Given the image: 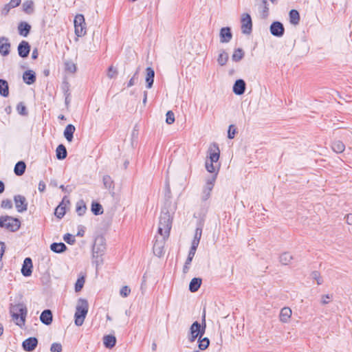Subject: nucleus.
<instances>
[{
  "mask_svg": "<svg viewBox=\"0 0 352 352\" xmlns=\"http://www.w3.org/2000/svg\"><path fill=\"white\" fill-rule=\"evenodd\" d=\"M199 241H197V240L193 239L192 241V244H191L190 248L195 249V250H197V247L199 245Z\"/></svg>",
  "mask_w": 352,
  "mask_h": 352,
  "instance_id": "63",
  "label": "nucleus"
},
{
  "mask_svg": "<svg viewBox=\"0 0 352 352\" xmlns=\"http://www.w3.org/2000/svg\"><path fill=\"white\" fill-rule=\"evenodd\" d=\"M14 201L15 207L19 212H23L28 209V201L26 198L21 195H17L14 197Z\"/></svg>",
  "mask_w": 352,
  "mask_h": 352,
  "instance_id": "11",
  "label": "nucleus"
},
{
  "mask_svg": "<svg viewBox=\"0 0 352 352\" xmlns=\"http://www.w3.org/2000/svg\"><path fill=\"white\" fill-rule=\"evenodd\" d=\"M0 96L7 98L9 96V85L7 80L0 79Z\"/></svg>",
  "mask_w": 352,
  "mask_h": 352,
  "instance_id": "29",
  "label": "nucleus"
},
{
  "mask_svg": "<svg viewBox=\"0 0 352 352\" xmlns=\"http://www.w3.org/2000/svg\"><path fill=\"white\" fill-rule=\"evenodd\" d=\"M199 322L197 321L194 322L189 330V333L191 335H195L197 333V336H199Z\"/></svg>",
  "mask_w": 352,
  "mask_h": 352,
  "instance_id": "48",
  "label": "nucleus"
},
{
  "mask_svg": "<svg viewBox=\"0 0 352 352\" xmlns=\"http://www.w3.org/2000/svg\"><path fill=\"white\" fill-rule=\"evenodd\" d=\"M6 245L4 242L0 241V270L3 268V264L2 261L3 256L5 253Z\"/></svg>",
  "mask_w": 352,
  "mask_h": 352,
  "instance_id": "49",
  "label": "nucleus"
},
{
  "mask_svg": "<svg viewBox=\"0 0 352 352\" xmlns=\"http://www.w3.org/2000/svg\"><path fill=\"white\" fill-rule=\"evenodd\" d=\"M289 22L293 25H298L300 22V17L298 10L292 9L289 13Z\"/></svg>",
  "mask_w": 352,
  "mask_h": 352,
  "instance_id": "31",
  "label": "nucleus"
},
{
  "mask_svg": "<svg viewBox=\"0 0 352 352\" xmlns=\"http://www.w3.org/2000/svg\"><path fill=\"white\" fill-rule=\"evenodd\" d=\"M202 283V280L200 278H193L189 284V290L191 292H196L199 289Z\"/></svg>",
  "mask_w": 352,
  "mask_h": 352,
  "instance_id": "30",
  "label": "nucleus"
},
{
  "mask_svg": "<svg viewBox=\"0 0 352 352\" xmlns=\"http://www.w3.org/2000/svg\"><path fill=\"white\" fill-rule=\"evenodd\" d=\"M75 34L77 36L81 37L86 34L85 18L82 14H77L74 21Z\"/></svg>",
  "mask_w": 352,
  "mask_h": 352,
  "instance_id": "8",
  "label": "nucleus"
},
{
  "mask_svg": "<svg viewBox=\"0 0 352 352\" xmlns=\"http://www.w3.org/2000/svg\"><path fill=\"white\" fill-rule=\"evenodd\" d=\"M201 234H202V226L200 225L195 230V236H194L193 239L200 241Z\"/></svg>",
  "mask_w": 352,
  "mask_h": 352,
  "instance_id": "59",
  "label": "nucleus"
},
{
  "mask_svg": "<svg viewBox=\"0 0 352 352\" xmlns=\"http://www.w3.org/2000/svg\"><path fill=\"white\" fill-rule=\"evenodd\" d=\"M270 33L276 37H282L285 33L283 24L280 21H274L270 27Z\"/></svg>",
  "mask_w": 352,
  "mask_h": 352,
  "instance_id": "10",
  "label": "nucleus"
},
{
  "mask_svg": "<svg viewBox=\"0 0 352 352\" xmlns=\"http://www.w3.org/2000/svg\"><path fill=\"white\" fill-rule=\"evenodd\" d=\"M45 187H46V186H45V182H44L41 181V182L38 183V190H39L40 192H43V191H45Z\"/></svg>",
  "mask_w": 352,
  "mask_h": 352,
  "instance_id": "62",
  "label": "nucleus"
},
{
  "mask_svg": "<svg viewBox=\"0 0 352 352\" xmlns=\"http://www.w3.org/2000/svg\"><path fill=\"white\" fill-rule=\"evenodd\" d=\"M206 314H204L202 316V322L201 324L199 323V338H201L206 331Z\"/></svg>",
  "mask_w": 352,
  "mask_h": 352,
  "instance_id": "46",
  "label": "nucleus"
},
{
  "mask_svg": "<svg viewBox=\"0 0 352 352\" xmlns=\"http://www.w3.org/2000/svg\"><path fill=\"white\" fill-rule=\"evenodd\" d=\"M131 292V289L128 286H123L120 291V294L123 298L127 297Z\"/></svg>",
  "mask_w": 352,
  "mask_h": 352,
  "instance_id": "56",
  "label": "nucleus"
},
{
  "mask_svg": "<svg viewBox=\"0 0 352 352\" xmlns=\"http://www.w3.org/2000/svg\"><path fill=\"white\" fill-rule=\"evenodd\" d=\"M166 122L171 124L175 122V115L172 111H168L166 114Z\"/></svg>",
  "mask_w": 352,
  "mask_h": 352,
  "instance_id": "50",
  "label": "nucleus"
},
{
  "mask_svg": "<svg viewBox=\"0 0 352 352\" xmlns=\"http://www.w3.org/2000/svg\"><path fill=\"white\" fill-rule=\"evenodd\" d=\"M56 158L59 160L65 159L67 156L66 147L63 144H59L56 149Z\"/></svg>",
  "mask_w": 352,
  "mask_h": 352,
  "instance_id": "27",
  "label": "nucleus"
},
{
  "mask_svg": "<svg viewBox=\"0 0 352 352\" xmlns=\"http://www.w3.org/2000/svg\"><path fill=\"white\" fill-rule=\"evenodd\" d=\"M246 83L243 79H238L234 83L232 91L237 96L243 94L245 91Z\"/></svg>",
  "mask_w": 352,
  "mask_h": 352,
  "instance_id": "16",
  "label": "nucleus"
},
{
  "mask_svg": "<svg viewBox=\"0 0 352 352\" xmlns=\"http://www.w3.org/2000/svg\"><path fill=\"white\" fill-rule=\"evenodd\" d=\"M21 222L19 219L9 215L0 216V228L9 232H15L21 228Z\"/></svg>",
  "mask_w": 352,
  "mask_h": 352,
  "instance_id": "5",
  "label": "nucleus"
},
{
  "mask_svg": "<svg viewBox=\"0 0 352 352\" xmlns=\"http://www.w3.org/2000/svg\"><path fill=\"white\" fill-rule=\"evenodd\" d=\"M64 95H65V103L67 107H69L71 102V94L69 90L68 84L66 85L65 87H63Z\"/></svg>",
  "mask_w": 352,
  "mask_h": 352,
  "instance_id": "45",
  "label": "nucleus"
},
{
  "mask_svg": "<svg viewBox=\"0 0 352 352\" xmlns=\"http://www.w3.org/2000/svg\"><path fill=\"white\" fill-rule=\"evenodd\" d=\"M34 3L32 1H26L23 3V10L25 12L30 14L33 11Z\"/></svg>",
  "mask_w": 352,
  "mask_h": 352,
  "instance_id": "43",
  "label": "nucleus"
},
{
  "mask_svg": "<svg viewBox=\"0 0 352 352\" xmlns=\"http://www.w3.org/2000/svg\"><path fill=\"white\" fill-rule=\"evenodd\" d=\"M216 179L217 174H214L206 179V184L203 187L201 196V199L203 201H206L210 198Z\"/></svg>",
  "mask_w": 352,
  "mask_h": 352,
  "instance_id": "7",
  "label": "nucleus"
},
{
  "mask_svg": "<svg viewBox=\"0 0 352 352\" xmlns=\"http://www.w3.org/2000/svg\"><path fill=\"white\" fill-rule=\"evenodd\" d=\"M102 182H103L104 187L106 189H108V190H112V191L114 190V188H115L114 182L109 175H104L102 178Z\"/></svg>",
  "mask_w": 352,
  "mask_h": 352,
  "instance_id": "35",
  "label": "nucleus"
},
{
  "mask_svg": "<svg viewBox=\"0 0 352 352\" xmlns=\"http://www.w3.org/2000/svg\"><path fill=\"white\" fill-rule=\"evenodd\" d=\"M65 68L66 71L72 74L75 73L76 71V65L71 61L65 63Z\"/></svg>",
  "mask_w": 352,
  "mask_h": 352,
  "instance_id": "47",
  "label": "nucleus"
},
{
  "mask_svg": "<svg viewBox=\"0 0 352 352\" xmlns=\"http://www.w3.org/2000/svg\"><path fill=\"white\" fill-rule=\"evenodd\" d=\"M139 70H140V68L138 67L136 70V72H135V74H133V76H132V78L129 80L128 84H127V87H132L133 85H135V81L138 80V74H139Z\"/></svg>",
  "mask_w": 352,
  "mask_h": 352,
  "instance_id": "53",
  "label": "nucleus"
},
{
  "mask_svg": "<svg viewBox=\"0 0 352 352\" xmlns=\"http://www.w3.org/2000/svg\"><path fill=\"white\" fill-rule=\"evenodd\" d=\"M117 74H118V71L115 67H113V66L111 65L109 67L108 72H107L108 78H109L111 79L113 78L116 77Z\"/></svg>",
  "mask_w": 352,
  "mask_h": 352,
  "instance_id": "55",
  "label": "nucleus"
},
{
  "mask_svg": "<svg viewBox=\"0 0 352 352\" xmlns=\"http://www.w3.org/2000/svg\"><path fill=\"white\" fill-rule=\"evenodd\" d=\"M32 261L30 257H27L23 261V263L21 267V274L25 276H30L32 273Z\"/></svg>",
  "mask_w": 352,
  "mask_h": 352,
  "instance_id": "15",
  "label": "nucleus"
},
{
  "mask_svg": "<svg viewBox=\"0 0 352 352\" xmlns=\"http://www.w3.org/2000/svg\"><path fill=\"white\" fill-rule=\"evenodd\" d=\"M76 210L79 216H82L85 213L87 210V207L85 202L82 200L77 203Z\"/></svg>",
  "mask_w": 352,
  "mask_h": 352,
  "instance_id": "41",
  "label": "nucleus"
},
{
  "mask_svg": "<svg viewBox=\"0 0 352 352\" xmlns=\"http://www.w3.org/2000/svg\"><path fill=\"white\" fill-rule=\"evenodd\" d=\"M89 309V304L86 299L79 298L78 304L76 307V312L74 314L75 324L76 326H81L85 320Z\"/></svg>",
  "mask_w": 352,
  "mask_h": 352,
  "instance_id": "4",
  "label": "nucleus"
},
{
  "mask_svg": "<svg viewBox=\"0 0 352 352\" xmlns=\"http://www.w3.org/2000/svg\"><path fill=\"white\" fill-rule=\"evenodd\" d=\"M65 199H66V197H65L63 199V201H61V203L55 209L54 214L58 219H62L66 212L65 206H63V204H64Z\"/></svg>",
  "mask_w": 352,
  "mask_h": 352,
  "instance_id": "32",
  "label": "nucleus"
},
{
  "mask_svg": "<svg viewBox=\"0 0 352 352\" xmlns=\"http://www.w3.org/2000/svg\"><path fill=\"white\" fill-rule=\"evenodd\" d=\"M67 246L64 243H53L50 245V250L55 253H63L67 250Z\"/></svg>",
  "mask_w": 352,
  "mask_h": 352,
  "instance_id": "26",
  "label": "nucleus"
},
{
  "mask_svg": "<svg viewBox=\"0 0 352 352\" xmlns=\"http://www.w3.org/2000/svg\"><path fill=\"white\" fill-rule=\"evenodd\" d=\"M331 148L334 152L341 153L344 151L345 145L342 141L336 140L332 143Z\"/></svg>",
  "mask_w": 352,
  "mask_h": 352,
  "instance_id": "36",
  "label": "nucleus"
},
{
  "mask_svg": "<svg viewBox=\"0 0 352 352\" xmlns=\"http://www.w3.org/2000/svg\"><path fill=\"white\" fill-rule=\"evenodd\" d=\"M38 344V340L35 337H30L25 339L23 343V349L28 352L32 351L35 349Z\"/></svg>",
  "mask_w": 352,
  "mask_h": 352,
  "instance_id": "13",
  "label": "nucleus"
},
{
  "mask_svg": "<svg viewBox=\"0 0 352 352\" xmlns=\"http://www.w3.org/2000/svg\"><path fill=\"white\" fill-rule=\"evenodd\" d=\"M106 250L105 240L102 236H98L95 239L92 248L93 262L96 266L102 263L101 256L104 254Z\"/></svg>",
  "mask_w": 352,
  "mask_h": 352,
  "instance_id": "3",
  "label": "nucleus"
},
{
  "mask_svg": "<svg viewBox=\"0 0 352 352\" xmlns=\"http://www.w3.org/2000/svg\"><path fill=\"white\" fill-rule=\"evenodd\" d=\"M175 210V207L172 206L171 203L168 201L165 202L164 206L162 209L157 232L164 238L169 236Z\"/></svg>",
  "mask_w": 352,
  "mask_h": 352,
  "instance_id": "1",
  "label": "nucleus"
},
{
  "mask_svg": "<svg viewBox=\"0 0 352 352\" xmlns=\"http://www.w3.org/2000/svg\"><path fill=\"white\" fill-rule=\"evenodd\" d=\"M21 0H11L9 3L10 6H12V8H15L16 6H18L20 3H21Z\"/></svg>",
  "mask_w": 352,
  "mask_h": 352,
  "instance_id": "61",
  "label": "nucleus"
},
{
  "mask_svg": "<svg viewBox=\"0 0 352 352\" xmlns=\"http://www.w3.org/2000/svg\"><path fill=\"white\" fill-rule=\"evenodd\" d=\"M208 151L210 162L208 161L206 162V168L209 173L217 175V173L216 172V167L214 165V163L218 162L220 156V150L217 144L214 143L209 148Z\"/></svg>",
  "mask_w": 352,
  "mask_h": 352,
  "instance_id": "6",
  "label": "nucleus"
},
{
  "mask_svg": "<svg viewBox=\"0 0 352 352\" xmlns=\"http://www.w3.org/2000/svg\"><path fill=\"white\" fill-rule=\"evenodd\" d=\"M10 43L8 38L5 36L0 38V54L3 56H8L10 53Z\"/></svg>",
  "mask_w": 352,
  "mask_h": 352,
  "instance_id": "17",
  "label": "nucleus"
},
{
  "mask_svg": "<svg viewBox=\"0 0 352 352\" xmlns=\"http://www.w3.org/2000/svg\"><path fill=\"white\" fill-rule=\"evenodd\" d=\"M26 169V164L23 161H19L14 166V173L16 176H21Z\"/></svg>",
  "mask_w": 352,
  "mask_h": 352,
  "instance_id": "28",
  "label": "nucleus"
},
{
  "mask_svg": "<svg viewBox=\"0 0 352 352\" xmlns=\"http://www.w3.org/2000/svg\"><path fill=\"white\" fill-rule=\"evenodd\" d=\"M259 10L261 14L262 18L266 19L269 16V4L267 3V0H262L261 3L259 6Z\"/></svg>",
  "mask_w": 352,
  "mask_h": 352,
  "instance_id": "33",
  "label": "nucleus"
},
{
  "mask_svg": "<svg viewBox=\"0 0 352 352\" xmlns=\"http://www.w3.org/2000/svg\"><path fill=\"white\" fill-rule=\"evenodd\" d=\"M10 313L14 323L23 327L25 323V318L28 314V309L25 304L17 303L11 305L10 308Z\"/></svg>",
  "mask_w": 352,
  "mask_h": 352,
  "instance_id": "2",
  "label": "nucleus"
},
{
  "mask_svg": "<svg viewBox=\"0 0 352 352\" xmlns=\"http://www.w3.org/2000/svg\"><path fill=\"white\" fill-rule=\"evenodd\" d=\"M36 74L32 70H27L23 74V80L27 85H32L36 81Z\"/></svg>",
  "mask_w": 352,
  "mask_h": 352,
  "instance_id": "21",
  "label": "nucleus"
},
{
  "mask_svg": "<svg viewBox=\"0 0 352 352\" xmlns=\"http://www.w3.org/2000/svg\"><path fill=\"white\" fill-rule=\"evenodd\" d=\"M166 238L160 240H156L153 244V253L158 257H161L164 254V241Z\"/></svg>",
  "mask_w": 352,
  "mask_h": 352,
  "instance_id": "18",
  "label": "nucleus"
},
{
  "mask_svg": "<svg viewBox=\"0 0 352 352\" xmlns=\"http://www.w3.org/2000/svg\"><path fill=\"white\" fill-rule=\"evenodd\" d=\"M53 316L50 309H45L40 316V320L45 325H50L52 322Z\"/></svg>",
  "mask_w": 352,
  "mask_h": 352,
  "instance_id": "20",
  "label": "nucleus"
},
{
  "mask_svg": "<svg viewBox=\"0 0 352 352\" xmlns=\"http://www.w3.org/2000/svg\"><path fill=\"white\" fill-rule=\"evenodd\" d=\"M219 38L221 43H229L232 38L231 28L229 27H224L221 28L219 32Z\"/></svg>",
  "mask_w": 352,
  "mask_h": 352,
  "instance_id": "14",
  "label": "nucleus"
},
{
  "mask_svg": "<svg viewBox=\"0 0 352 352\" xmlns=\"http://www.w3.org/2000/svg\"><path fill=\"white\" fill-rule=\"evenodd\" d=\"M30 45L26 41H22L18 45V54L19 56L23 58L28 56L30 52Z\"/></svg>",
  "mask_w": 352,
  "mask_h": 352,
  "instance_id": "12",
  "label": "nucleus"
},
{
  "mask_svg": "<svg viewBox=\"0 0 352 352\" xmlns=\"http://www.w3.org/2000/svg\"><path fill=\"white\" fill-rule=\"evenodd\" d=\"M85 282V278L84 276L79 277L75 283V292H79L82 289Z\"/></svg>",
  "mask_w": 352,
  "mask_h": 352,
  "instance_id": "42",
  "label": "nucleus"
},
{
  "mask_svg": "<svg viewBox=\"0 0 352 352\" xmlns=\"http://www.w3.org/2000/svg\"><path fill=\"white\" fill-rule=\"evenodd\" d=\"M63 239L66 243H67L69 245L74 244L76 241L74 236L69 233L64 235Z\"/></svg>",
  "mask_w": 352,
  "mask_h": 352,
  "instance_id": "54",
  "label": "nucleus"
},
{
  "mask_svg": "<svg viewBox=\"0 0 352 352\" xmlns=\"http://www.w3.org/2000/svg\"><path fill=\"white\" fill-rule=\"evenodd\" d=\"M30 30L31 25L28 23L21 21L19 23L18 31L21 36L26 37L30 34Z\"/></svg>",
  "mask_w": 352,
  "mask_h": 352,
  "instance_id": "22",
  "label": "nucleus"
},
{
  "mask_svg": "<svg viewBox=\"0 0 352 352\" xmlns=\"http://www.w3.org/2000/svg\"><path fill=\"white\" fill-rule=\"evenodd\" d=\"M346 221L349 225H352V214H348L345 216Z\"/></svg>",
  "mask_w": 352,
  "mask_h": 352,
  "instance_id": "64",
  "label": "nucleus"
},
{
  "mask_svg": "<svg viewBox=\"0 0 352 352\" xmlns=\"http://www.w3.org/2000/svg\"><path fill=\"white\" fill-rule=\"evenodd\" d=\"M245 52L241 48H237L234 51L233 54L232 55V60L234 62H239L244 57Z\"/></svg>",
  "mask_w": 352,
  "mask_h": 352,
  "instance_id": "37",
  "label": "nucleus"
},
{
  "mask_svg": "<svg viewBox=\"0 0 352 352\" xmlns=\"http://www.w3.org/2000/svg\"><path fill=\"white\" fill-rule=\"evenodd\" d=\"M236 133V131L234 126L232 124L230 125L228 131V138L229 139H233Z\"/></svg>",
  "mask_w": 352,
  "mask_h": 352,
  "instance_id": "58",
  "label": "nucleus"
},
{
  "mask_svg": "<svg viewBox=\"0 0 352 352\" xmlns=\"http://www.w3.org/2000/svg\"><path fill=\"white\" fill-rule=\"evenodd\" d=\"M16 111L19 113V114L21 116H26L28 114V111L27 110V108L23 102H20L17 106H16Z\"/></svg>",
  "mask_w": 352,
  "mask_h": 352,
  "instance_id": "44",
  "label": "nucleus"
},
{
  "mask_svg": "<svg viewBox=\"0 0 352 352\" xmlns=\"http://www.w3.org/2000/svg\"><path fill=\"white\" fill-rule=\"evenodd\" d=\"M292 309L289 307H283L280 310V320L283 322H287L292 316Z\"/></svg>",
  "mask_w": 352,
  "mask_h": 352,
  "instance_id": "24",
  "label": "nucleus"
},
{
  "mask_svg": "<svg viewBox=\"0 0 352 352\" xmlns=\"http://www.w3.org/2000/svg\"><path fill=\"white\" fill-rule=\"evenodd\" d=\"M1 207L3 209H11L12 208V203L10 199H3L1 201Z\"/></svg>",
  "mask_w": 352,
  "mask_h": 352,
  "instance_id": "52",
  "label": "nucleus"
},
{
  "mask_svg": "<svg viewBox=\"0 0 352 352\" xmlns=\"http://www.w3.org/2000/svg\"><path fill=\"white\" fill-rule=\"evenodd\" d=\"M241 32L244 34L249 35L252 31V21L248 13H243L241 16Z\"/></svg>",
  "mask_w": 352,
  "mask_h": 352,
  "instance_id": "9",
  "label": "nucleus"
},
{
  "mask_svg": "<svg viewBox=\"0 0 352 352\" xmlns=\"http://www.w3.org/2000/svg\"><path fill=\"white\" fill-rule=\"evenodd\" d=\"M228 58V54L224 50H221L217 58V63L220 66H224L226 65Z\"/></svg>",
  "mask_w": 352,
  "mask_h": 352,
  "instance_id": "34",
  "label": "nucleus"
},
{
  "mask_svg": "<svg viewBox=\"0 0 352 352\" xmlns=\"http://www.w3.org/2000/svg\"><path fill=\"white\" fill-rule=\"evenodd\" d=\"M313 279L316 280L317 281L318 285H321L323 282V280L322 277L320 276V274L318 271H314L312 272L311 274Z\"/></svg>",
  "mask_w": 352,
  "mask_h": 352,
  "instance_id": "51",
  "label": "nucleus"
},
{
  "mask_svg": "<svg viewBox=\"0 0 352 352\" xmlns=\"http://www.w3.org/2000/svg\"><path fill=\"white\" fill-rule=\"evenodd\" d=\"M154 78H155V71L154 69L151 67H148L146 69V88L151 89L153 85L154 82Z\"/></svg>",
  "mask_w": 352,
  "mask_h": 352,
  "instance_id": "19",
  "label": "nucleus"
},
{
  "mask_svg": "<svg viewBox=\"0 0 352 352\" xmlns=\"http://www.w3.org/2000/svg\"><path fill=\"white\" fill-rule=\"evenodd\" d=\"M75 131H76V128L73 124H69L66 126V127L64 130V132H63V135H64V137L65 138V139L69 142H71L73 140L74 133Z\"/></svg>",
  "mask_w": 352,
  "mask_h": 352,
  "instance_id": "23",
  "label": "nucleus"
},
{
  "mask_svg": "<svg viewBox=\"0 0 352 352\" xmlns=\"http://www.w3.org/2000/svg\"><path fill=\"white\" fill-rule=\"evenodd\" d=\"M51 352H61L62 345L60 343L54 342L51 345Z\"/></svg>",
  "mask_w": 352,
  "mask_h": 352,
  "instance_id": "57",
  "label": "nucleus"
},
{
  "mask_svg": "<svg viewBox=\"0 0 352 352\" xmlns=\"http://www.w3.org/2000/svg\"><path fill=\"white\" fill-rule=\"evenodd\" d=\"M331 296H329V294L323 295L322 296L321 303L322 305H327L329 302V299L331 298Z\"/></svg>",
  "mask_w": 352,
  "mask_h": 352,
  "instance_id": "60",
  "label": "nucleus"
},
{
  "mask_svg": "<svg viewBox=\"0 0 352 352\" xmlns=\"http://www.w3.org/2000/svg\"><path fill=\"white\" fill-rule=\"evenodd\" d=\"M103 343L106 348L111 349L116 344V338L114 336L112 335H107L103 338Z\"/></svg>",
  "mask_w": 352,
  "mask_h": 352,
  "instance_id": "25",
  "label": "nucleus"
},
{
  "mask_svg": "<svg viewBox=\"0 0 352 352\" xmlns=\"http://www.w3.org/2000/svg\"><path fill=\"white\" fill-rule=\"evenodd\" d=\"M198 347L200 350L206 349L210 344V340L208 338H199L198 340Z\"/></svg>",
  "mask_w": 352,
  "mask_h": 352,
  "instance_id": "40",
  "label": "nucleus"
},
{
  "mask_svg": "<svg viewBox=\"0 0 352 352\" xmlns=\"http://www.w3.org/2000/svg\"><path fill=\"white\" fill-rule=\"evenodd\" d=\"M91 212L95 214V215H99V214H102L103 213V208H102V206L100 204L98 203V202H92L91 204Z\"/></svg>",
  "mask_w": 352,
  "mask_h": 352,
  "instance_id": "38",
  "label": "nucleus"
},
{
  "mask_svg": "<svg viewBox=\"0 0 352 352\" xmlns=\"http://www.w3.org/2000/svg\"><path fill=\"white\" fill-rule=\"evenodd\" d=\"M293 259V256L289 252H284L280 254L279 261L283 265H288Z\"/></svg>",
  "mask_w": 352,
  "mask_h": 352,
  "instance_id": "39",
  "label": "nucleus"
}]
</instances>
